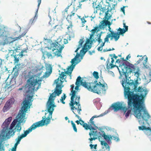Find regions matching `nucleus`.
I'll list each match as a JSON object with an SVG mask.
<instances>
[{"instance_id": "obj_2", "label": "nucleus", "mask_w": 151, "mask_h": 151, "mask_svg": "<svg viewBox=\"0 0 151 151\" xmlns=\"http://www.w3.org/2000/svg\"><path fill=\"white\" fill-rule=\"evenodd\" d=\"M33 100L31 99L25 101L22 106L21 110L18 113L17 119L14 120L12 122L9 128L10 130L8 131L7 134L11 136L14 135L15 132L17 130L19 132L22 129L20 124L22 122L24 119L25 113L28 108L32 105V102Z\"/></svg>"}, {"instance_id": "obj_37", "label": "nucleus", "mask_w": 151, "mask_h": 151, "mask_svg": "<svg viewBox=\"0 0 151 151\" xmlns=\"http://www.w3.org/2000/svg\"><path fill=\"white\" fill-rule=\"evenodd\" d=\"M111 137H112V139H113L116 142H118L119 140V135L118 134H116L115 135H112L111 136Z\"/></svg>"}, {"instance_id": "obj_20", "label": "nucleus", "mask_w": 151, "mask_h": 151, "mask_svg": "<svg viewBox=\"0 0 151 151\" xmlns=\"http://www.w3.org/2000/svg\"><path fill=\"white\" fill-rule=\"evenodd\" d=\"M66 76L65 74V73L64 72H62L60 74L59 77L56 80H55V82L56 84H58L59 81H60V83H59L60 84H61L64 81H66Z\"/></svg>"}, {"instance_id": "obj_49", "label": "nucleus", "mask_w": 151, "mask_h": 151, "mask_svg": "<svg viewBox=\"0 0 151 151\" xmlns=\"http://www.w3.org/2000/svg\"><path fill=\"white\" fill-rule=\"evenodd\" d=\"M101 35L100 34L98 37V41L99 42V44L100 43V42H102V40L101 39Z\"/></svg>"}, {"instance_id": "obj_41", "label": "nucleus", "mask_w": 151, "mask_h": 151, "mask_svg": "<svg viewBox=\"0 0 151 151\" xmlns=\"http://www.w3.org/2000/svg\"><path fill=\"white\" fill-rule=\"evenodd\" d=\"M134 75L137 78H138L140 76V70L139 68H138L136 72H134Z\"/></svg>"}, {"instance_id": "obj_18", "label": "nucleus", "mask_w": 151, "mask_h": 151, "mask_svg": "<svg viewBox=\"0 0 151 151\" xmlns=\"http://www.w3.org/2000/svg\"><path fill=\"white\" fill-rule=\"evenodd\" d=\"M76 10L77 9L75 10L74 9L71 12V14L68 15L66 18V20L70 24L67 27V29L68 31L69 30V29L70 28L71 29H72L73 27L72 22L70 20L72 19V17L74 16L75 14V12L76 11Z\"/></svg>"}, {"instance_id": "obj_34", "label": "nucleus", "mask_w": 151, "mask_h": 151, "mask_svg": "<svg viewBox=\"0 0 151 151\" xmlns=\"http://www.w3.org/2000/svg\"><path fill=\"white\" fill-rule=\"evenodd\" d=\"M101 144L102 145H104L107 151H110V147L105 141H101Z\"/></svg>"}, {"instance_id": "obj_36", "label": "nucleus", "mask_w": 151, "mask_h": 151, "mask_svg": "<svg viewBox=\"0 0 151 151\" xmlns=\"http://www.w3.org/2000/svg\"><path fill=\"white\" fill-rule=\"evenodd\" d=\"M83 42L84 41L83 39H80L79 41V44L78 45V47H77L76 50L75 51V52H77L82 47V44L83 43Z\"/></svg>"}, {"instance_id": "obj_8", "label": "nucleus", "mask_w": 151, "mask_h": 151, "mask_svg": "<svg viewBox=\"0 0 151 151\" xmlns=\"http://www.w3.org/2000/svg\"><path fill=\"white\" fill-rule=\"evenodd\" d=\"M123 61L122 60V66H124V68L125 69V71L123 73V75L125 76V77L126 79L128 77V74H130L135 70L134 66L133 64H131L129 62L124 60V58H121Z\"/></svg>"}, {"instance_id": "obj_53", "label": "nucleus", "mask_w": 151, "mask_h": 151, "mask_svg": "<svg viewBox=\"0 0 151 151\" xmlns=\"http://www.w3.org/2000/svg\"><path fill=\"white\" fill-rule=\"evenodd\" d=\"M90 146L91 147V148H93V146H94L93 148L95 149H96V147H97V145H93L91 144V145H90Z\"/></svg>"}, {"instance_id": "obj_19", "label": "nucleus", "mask_w": 151, "mask_h": 151, "mask_svg": "<svg viewBox=\"0 0 151 151\" xmlns=\"http://www.w3.org/2000/svg\"><path fill=\"white\" fill-rule=\"evenodd\" d=\"M71 90V93H72V95L71 97V101L70 103H69V105H70L72 106H73V103L75 102V98H76V93L77 92L75 90H74V85L73 84L70 86Z\"/></svg>"}, {"instance_id": "obj_47", "label": "nucleus", "mask_w": 151, "mask_h": 151, "mask_svg": "<svg viewBox=\"0 0 151 151\" xmlns=\"http://www.w3.org/2000/svg\"><path fill=\"white\" fill-rule=\"evenodd\" d=\"M14 62L15 63H18L19 61V59L18 58H17V57L16 55L14 56Z\"/></svg>"}, {"instance_id": "obj_59", "label": "nucleus", "mask_w": 151, "mask_h": 151, "mask_svg": "<svg viewBox=\"0 0 151 151\" xmlns=\"http://www.w3.org/2000/svg\"><path fill=\"white\" fill-rule=\"evenodd\" d=\"M95 51L94 50H93L92 51H89V52H88L89 54L91 55L93 53H95Z\"/></svg>"}, {"instance_id": "obj_17", "label": "nucleus", "mask_w": 151, "mask_h": 151, "mask_svg": "<svg viewBox=\"0 0 151 151\" xmlns=\"http://www.w3.org/2000/svg\"><path fill=\"white\" fill-rule=\"evenodd\" d=\"M15 102V99L14 98L9 99L6 103L3 108V111L5 112L7 111L11 107Z\"/></svg>"}, {"instance_id": "obj_58", "label": "nucleus", "mask_w": 151, "mask_h": 151, "mask_svg": "<svg viewBox=\"0 0 151 151\" xmlns=\"http://www.w3.org/2000/svg\"><path fill=\"white\" fill-rule=\"evenodd\" d=\"M97 50L99 51H101L102 50V47L101 46L99 47L98 48Z\"/></svg>"}, {"instance_id": "obj_5", "label": "nucleus", "mask_w": 151, "mask_h": 151, "mask_svg": "<svg viewBox=\"0 0 151 151\" xmlns=\"http://www.w3.org/2000/svg\"><path fill=\"white\" fill-rule=\"evenodd\" d=\"M8 31L7 28L3 25L0 26V37H2L3 42L2 44L4 45L6 44L9 45L11 46L12 48L18 50L16 46V41L20 39L22 37H23L24 35H19L18 37L12 38L11 37L8 36Z\"/></svg>"}, {"instance_id": "obj_51", "label": "nucleus", "mask_w": 151, "mask_h": 151, "mask_svg": "<svg viewBox=\"0 0 151 151\" xmlns=\"http://www.w3.org/2000/svg\"><path fill=\"white\" fill-rule=\"evenodd\" d=\"M4 147H1V143L0 142V151H4Z\"/></svg>"}, {"instance_id": "obj_35", "label": "nucleus", "mask_w": 151, "mask_h": 151, "mask_svg": "<svg viewBox=\"0 0 151 151\" xmlns=\"http://www.w3.org/2000/svg\"><path fill=\"white\" fill-rule=\"evenodd\" d=\"M17 69V66L16 65L13 69L12 73H14V75L15 77L17 76L19 74L18 71Z\"/></svg>"}, {"instance_id": "obj_1", "label": "nucleus", "mask_w": 151, "mask_h": 151, "mask_svg": "<svg viewBox=\"0 0 151 151\" xmlns=\"http://www.w3.org/2000/svg\"><path fill=\"white\" fill-rule=\"evenodd\" d=\"M129 77L127 78H128ZM123 81L122 85L124 89V96L128 99L127 104L129 108H133L134 114L138 118H140L141 114H146V111L144 108L145 97L148 93L147 89H144L142 86L137 88L138 81L134 82L131 80L127 82Z\"/></svg>"}, {"instance_id": "obj_12", "label": "nucleus", "mask_w": 151, "mask_h": 151, "mask_svg": "<svg viewBox=\"0 0 151 151\" xmlns=\"http://www.w3.org/2000/svg\"><path fill=\"white\" fill-rule=\"evenodd\" d=\"M127 109H129L127 111L125 114V116L127 118L128 117L129 115V114L131 112V110H132L133 113H134V115L135 116V117H136L138 119H142L143 120H144L146 122H147L148 121V119H150V116L149 114L148 113L147 111L145 106V104H144V108L146 110V114L145 115V114H141V117L140 118H138L136 116H135L134 114V110L133 109V108H132L131 109L129 108L128 107L127 108Z\"/></svg>"}, {"instance_id": "obj_31", "label": "nucleus", "mask_w": 151, "mask_h": 151, "mask_svg": "<svg viewBox=\"0 0 151 151\" xmlns=\"http://www.w3.org/2000/svg\"><path fill=\"white\" fill-rule=\"evenodd\" d=\"M109 38H110V40L111 39V36L109 33H108L107 35H106L105 38L104 39V42L101 45V47H103L105 45L106 42H108L109 41Z\"/></svg>"}, {"instance_id": "obj_54", "label": "nucleus", "mask_w": 151, "mask_h": 151, "mask_svg": "<svg viewBox=\"0 0 151 151\" xmlns=\"http://www.w3.org/2000/svg\"><path fill=\"white\" fill-rule=\"evenodd\" d=\"M125 7L126 6H123V7L121 8V11H122L124 14H125L124 9Z\"/></svg>"}, {"instance_id": "obj_40", "label": "nucleus", "mask_w": 151, "mask_h": 151, "mask_svg": "<svg viewBox=\"0 0 151 151\" xmlns=\"http://www.w3.org/2000/svg\"><path fill=\"white\" fill-rule=\"evenodd\" d=\"M71 122L74 131H75V132H77V130L76 124L73 121H71Z\"/></svg>"}, {"instance_id": "obj_23", "label": "nucleus", "mask_w": 151, "mask_h": 151, "mask_svg": "<svg viewBox=\"0 0 151 151\" xmlns=\"http://www.w3.org/2000/svg\"><path fill=\"white\" fill-rule=\"evenodd\" d=\"M75 66V65H74L73 66H70L68 68H67V70L65 71V70L64 69L65 73V74H66L67 75H68L70 76V79H71V74L72 73V72L74 68V67Z\"/></svg>"}, {"instance_id": "obj_57", "label": "nucleus", "mask_w": 151, "mask_h": 151, "mask_svg": "<svg viewBox=\"0 0 151 151\" xmlns=\"http://www.w3.org/2000/svg\"><path fill=\"white\" fill-rule=\"evenodd\" d=\"M99 27L98 26L95 27H94V29L97 32H98L99 31Z\"/></svg>"}, {"instance_id": "obj_11", "label": "nucleus", "mask_w": 151, "mask_h": 151, "mask_svg": "<svg viewBox=\"0 0 151 151\" xmlns=\"http://www.w3.org/2000/svg\"><path fill=\"white\" fill-rule=\"evenodd\" d=\"M50 47V50H52L53 52L55 50H56L55 52L59 54L60 57H62L61 53L64 48V45L62 40L51 43Z\"/></svg>"}, {"instance_id": "obj_45", "label": "nucleus", "mask_w": 151, "mask_h": 151, "mask_svg": "<svg viewBox=\"0 0 151 151\" xmlns=\"http://www.w3.org/2000/svg\"><path fill=\"white\" fill-rule=\"evenodd\" d=\"M81 20L82 21V26L83 27L84 25L83 24L85 23V22H86V21L85 20L84 18L83 17L81 19Z\"/></svg>"}, {"instance_id": "obj_55", "label": "nucleus", "mask_w": 151, "mask_h": 151, "mask_svg": "<svg viewBox=\"0 0 151 151\" xmlns=\"http://www.w3.org/2000/svg\"><path fill=\"white\" fill-rule=\"evenodd\" d=\"M76 86L75 87V89L76 90H78L79 89V87L80 85V84H78V85L77 84H76Z\"/></svg>"}, {"instance_id": "obj_33", "label": "nucleus", "mask_w": 151, "mask_h": 151, "mask_svg": "<svg viewBox=\"0 0 151 151\" xmlns=\"http://www.w3.org/2000/svg\"><path fill=\"white\" fill-rule=\"evenodd\" d=\"M108 20L106 19L105 20H103L101 21V24H100L99 26V27L102 29L104 28L105 26L107 25V22H109Z\"/></svg>"}, {"instance_id": "obj_56", "label": "nucleus", "mask_w": 151, "mask_h": 151, "mask_svg": "<svg viewBox=\"0 0 151 151\" xmlns=\"http://www.w3.org/2000/svg\"><path fill=\"white\" fill-rule=\"evenodd\" d=\"M116 63H120V64L122 65V60H120L119 59H117L116 60Z\"/></svg>"}, {"instance_id": "obj_15", "label": "nucleus", "mask_w": 151, "mask_h": 151, "mask_svg": "<svg viewBox=\"0 0 151 151\" xmlns=\"http://www.w3.org/2000/svg\"><path fill=\"white\" fill-rule=\"evenodd\" d=\"M111 107L115 111H116L119 110H122L125 114L127 110V108L126 106H123L122 104L119 102L115 103L112 105Z\"/></svg>"}, {"instance_id": "obj_29", "label": "nucleus", "mask_w": 151, "mask_h": 151, "mask_svg": "<svg viewBox=\"0 0 151 151\" xmlns=\"http://www.w3.org/2000/svg\"><path fill=\"white\" fill-rule=\"evenodd\" d=\"M101 132L102 134V135H101L103 137L104 139H105L107 142H108L112 140V137H111V136L110 135L109 136V135H106L104 131H101Z\"/></svg>"}, {"instance_id": "obj_16", "label": "nucleus", "mask_w": 151, "mask_h": 151, "mask_svg": "<svg viewBox=\"0 0 151 151\" xmlns=\"http://www.w3.org/2000/svg\"><path fill=\"white\" fill-rule=\"evenodd\" d=\"M12 118V117H9L6 119L5 121L3 123L2 127L3 128V131L4 132H7L9 130V126L11 121Z\"/></svg>"}, {"instance_id": "obj_46", "label": "nucleus", "mask_w": 151, "mask_h": 151, "mask_svg": "<svg viewBox=\"0 0 151 151\" xmlns=\"http://www.w3.org/2000/svg\"><path fill=\"white\" fill-rule=\"evenodd\" d=\"M68 9H67L65 8L64 10L62 12V14H63L64 16H65V14H68Z\"/></svg>"}, {"instance_id": "obj_61", "label": "nucleus", "mask_w": 151, "mask_h": 151, "mask_svg": "<svg viewBox=\"0 0 151 151\" xmlns=\"http://www.w3.org/2000/svg\"><path fill=\"white\" fill-rule=\"evenodd\" d=\"M111 50V48H109V49L106 50V49H104L103 50V51L104 52H105L106 51H110Z\"/></svg>"}, {"instance_id": "obj_42", "label": "nucleus", "mask_w": 151, "mask_h": 151, "mask_svg": "<svg viewBox=\"0 0 151 151\" xmlns=\"http://www.w3.org/2000/svg\"><path fill=\"white\" fill-rule=\"evenodd\" d=\"M144 66L145 68L148 69L151 71V65H150L148 63H147V64L144 65Z\"/></svg>"}, {"instance_id": "obj_22", "label": "nucleus", "mask_w": 151, "mask_h": 151, "mask_svg": "<svg viewBox=\"0 0 151 151\" xmlns=\"http://www.w3.org/2000/svg\"><path fill=\"white\" fill-rule=\"evenodd\" d=\"M79 121L81 122H80V124L81 125H82L86 129H90V130H96L93 127H92L90 123L89 125H88L86 123H84V122L83 121L81 118L79 119Z\"/></svg>"}, {"instance_id": "obj_24", "label": "nucleus", "mask_w": 151, "mask_h": 151, "mask_svg": "<svg viewBox=\"0 0 151 151\" xmlns=\"http://www.w3.org/2000/svg\"><path fill=\"white\" fill-rule=\"evenodd\" d=\"M115 0H109V2H107L108 4V6L110 8V10L111 11L113 8H114L115 6L116 5L117 3L115 1Z\"/></svg>"}, {"instance_id": "obj_38", "label": "nucleus", "mask_w": 151, "mask_h": 151, "mask_svg": "<svg viewBox=\"0 0 151 151\" xmlns=\"http://www.w3.org/2000/svg\"><path fill=\"white\" fill-rule=\"evenodd\" d=\"M93 76L96 79H97L99 78V73L97 72L94 71L93 73Z\"/></svg>"}, {"instance_id": "obj_64", "label": "nucleus", "mask_w": 151, "mask_h": 151, "mask_svg": "<svg viewBox=\"0 0 151 151\" xmlns=\"http://www.w3.org/2000/svg\"><path fill=\"white\" fill-rule=\"evenodd\" d=\"M24 52H27V50L25 49V50H22V51L21 52V53H23Z\"/></svg>"}, {"instance_id": "obj_10", "label": "nucleus", "mask_w": 151, "mask_h": 151, "mask_svg": "<svg viewBox=\"0 0 151 151\" xmlns=\"http://www.w3.org/2000/svg\"><path fill=\"white\" fill-rule=\"evenodd\" d=\"M80 99V96H77L76 99H75V102L73 103V106L70 105L71 107V110L73 112L75 115L79 119H80V117L76 113V111H77L79 114L80 115L81 114L80 111H81V109L80 104L79 103Z\"/></svg>"}, {"instance_id": "obj_39", "label": "nucleus", "mask_w": 151, "mask_h": 151, "mask_svg": "<svg viewBox=\"0 0 151 151\" xmlns=\"http://www.w3.org/2000/svg\"><path fill=\"white\" fill-rule=\"evenodd\" d=\"M66 96L64 94V95L62 96L61 98L60 99V101L62 102V103L63 104H65V102L64 101L65 99L66 98Z\"/></svg>"}, {"instance_id": "obj_28", "label": "nucleus", "mask_w": 151, "mask_h": 151, "mask_svg": "<svg viewBox=\"0 0 151 151\" xmlns=\"http://www.w3.org/2000/svg\"><path fill=\"white\" fill-rule=\"evenodd\" d=\"M104 114H102L99 116H97L96 115H94L90 119V122L91 123V125L92 127H94L95 126V124H94V122L93 121V119L94 118L100 117L103 116Z\"/></svg>"}, {"instance_id": "obj_60", "label": "nucleus", "mask_w": 151, "mask_h": 151, "mask_svg": "<svg viewBox=\"0 0 151 151\" xmlns=\"http://www.w3.org/2000/svg\"><path fill=\"white\" fill-rule=\"evenodd\" d=\"M80 56V54L78 53H77L75 57L76 58V59H77V58H78Z\"/></svg>"}, {"instance_id": "obj_44", "label": "nucleus", "mask_w": 151, "mask_h": 151, "mask_svg": "<svg viewBox=\"0 0 151 151\" xmlns=\"http://www.w3.org/2000/svg\"><path fill=\"white\" fill-rule=\"evenodd\" d=\"M37 2L38 3V4L37 5V11L36 12V14L37 13L38 10V9L40 5V4L41 2V0H37Z\"/></svg>"}, {"instance_id": "obj_48", "label": "nucleus", "mask_w": 151, "mask_h": 151, "mask_svg": "<svg viewBox=\"0 0 151 151\" xmlns=\"http://www.w3.org/2000/svg\"><path fill=\"white\" fill-rule=\"evenodd\" d=\"M76 60V57H75L71 61V62L72 63V65L71 66H73L74 65H73V64H74L75 61Z\"/></svg>"}, {"instance_id": "obj_27", "label": "nucleus", "mask_w": 151, "mask_h": 151, "mask_svg": "<svg viewBox=\"0 0 151 151\" xmlns=\"http://www.w3.org/2000/svg\"><path fill=\"white\" fill-rule=\"evenodd\" d=\"M97 132L96 130L95 131H92L91 132H89V135L91 137V135L93 136V137H91L89 139L90 141H92L93 140H95L96 139H97L96 137L97 136Z\"/></svg>"}, {"instance_id": "obj_3", "label": "nucleus", "mask_w": 151, "mask_h": 151, "mask_svg": "<svg viewBox=\"0 0 151 151\" xmlns=\"http://www.w3.org/2000/svg\"><path fill=\"white\" fill-rule=\"evenodd\" d=\"M52 72V70L50 69L49 72H46L45 74L40 79H38L39 78L37 76H32L27 80L28 87L29 89V91H30V93L29 94V97L31 98V100H32V99L34 96V90L37 91L40 88L41 82L43 79L44 78L48 77Z\"/></svg>"}, {"instance_id": "obj_4", "label": "nucleus", "mask_w": 151, "mask_h": 151, "mask_svg": "<svg viewBox=\"0 0 151 151\" xmlns=\"http://www.w3.org/2000/svg\"><path fill=\"white\" fill-rule=\"evenodd\" d=\"M61 88V84H57L55 91L50 95L49 98L47 110L48 112L49 113V114L46 118L45 116H44L42 117V119L41 121H42L45 125L49 124L50 119L52 118V114L53 111L54 110V107L55 106L54 104H53L54 100V98L56 96H59L61 94L62 91Z\"/></svg>"}, {"instance_id": "obj_7", "label": "nucleus", "mask_w": 151, "mask_h": 151, "mask_svg": "<svg viewBox=\"0 0 151 151\" xmlns=\"http://www.w3.org/2000/svg\"><path fill=\"white\" fill-rule=\"evenodd\" d=\"M88 90L96 93L100 94L103 93L106 90L105 83L102 84L99 82L96 84L94 83H89Z\"/></svg>"}, {"instance_id": "obj_13", "label": "nucleus", "mask_w": 151, "mask_h": 151, "mask_svg": "<svg viewBox=\"0 0 151 151\" xmlns=\"http://www.w3.org/2000/svg\"><path fill=\"white\" fill-rule=\"evenodd\" d=\"M93 8H96V11L97 12L98 10H100L103 13H104L105 12L106 10H107V11L105 12V18L107 20H109V19L110 18L111 16L108 15L109 14V12L110 10V9H109V7L108 6L107 7V6H105V7H102V6H100L99 5H97V6H93Z\"/></svg>"}, {"instance_id": "obj_62", "label": "nucleus", "mask_w": 151, "mask_h": 151, "mask_svg": "<svg viewBox=\"0 0 151 151\" xmlns=\"http://www.w3.org/2000/svg\"><path fill=\"white\" fill-rule=\"evenodd\" d=\"M91 31L92 32V33H93V34H94L95 32H96L94 29H92Z\"/></svg>"}, {"instance_id": "obj_63", "label": "nucleus", "mask_w": 151, "mask_h": 151, "mask_svg": "<svg viewBox=\"0 0 151 151\" xmlns=\"http://www.w3.org/2000/svg\"><path fill=\"white\" fill-rule=\"evenodd\" d=\"M130 54L128 55L126 57V60L127 61V60H128L129 58H130V56L129 55Z\"/></svg>"}, {"instance_id": "obj_9", "label": "nucleus", "mask_w": 151, "mask_h": 151, "mask_svg": "<svg viewBox=\"0 0 151 151\" xmlns=\"http://www.w3.org/2000/svg\"><path fill=\"white\" fill-rule=\"evenodd\" d=\"M124 27L125 29H122L119 28L117 29V32H115L113 31H110V33L109 34L110 35L111 37V40H112L113 38L114 39L115 41H116L118 40L120 37V35H122L127 31L128 29V26L126 25L125 23H124L123 24Z\"/></svg>"}, {"instance_id": "obj_26", "label": "nucleus", "mask_w": 151, "mask_h": 151, "mask_svg": "<svg viewBox=\"0 0 151 151\" xmlns=\"http://www.w3.org/2000/svg\"><path fill=\"white\" fill-rule=\"evenodd\" d=\"M46 55L48 58H52L55 56H56L57 57H60L59 54L57 53L55 51L52 53L47 52Z\"/></svg>"}, {"instance_id": "obj_52", "label": "nucleus", "mask_w": 151, "mask_h": 151, "mask_svg": "<svg viewBox=\"0 0 151 151\" xmlns=\"http://www.w3.org/2000/svg\"><path fill=\"white\" fill-rule=\"evenodd\" d=\"M148 58L147 57H146L145 60L144 62L143 63V65H146L147 63Z\"/></svg>"}, {"instance_id": "obj_50", "label": "nucleus", "mask_w": 151, "mask_h": 151, "mask_svg": "<svg viewBox=\"0 0 151 151\" xmlns=\"http://www.w3.org/2000/svg\"><path fill=\"white\" fill-rule=\"evenodd\" d=\"M36 17V15L35 16L34 18H32L29 21V23L31 24H32L34 22H35V19Z\"/></svg>"}, {"instance_id": "obj_32", "label": "nucleus", "mask_w": 151, "mask_h": 151, "mask_svg": "<svg viewBox=\"0 0 151 151\" xmlns=\"http://www.w3.org/2000/svg\"><path fill=\"white\" fill-rule=\"evenodd\" d=\"M138 128L140 130H145L146 131H149L150 133H151V128L150 127H147L145 126H139Z\"/></svg>"}, {"instance_id": "obj_14", "label": "nucleus", "mask_w": 151, "mask_h": 151, "mask_svg": "<svg viewBox=\"0 0 151 151\" xmlns=\"http://www.w3.org/2000/svg\"><path fill=\"white\" fill-rule=\"evenodd\" d=\"M94 41V39L90 40V39H87L86 43L83 45L82 49L81 50L80 53L84 55L87 52L88 50L91 48V44Z\"/></svg>"}, {"instance_id": "obj_6", "label": "nucleus", "mask_w": 151, "mask_h": 151, "mask_svg": "<svg viewBox=\"0 0 151 151\" xmlns=\"http://www.w3.org/2000/svg\"><path fill=\"white\" fill-rule=\"evenodd\" d=\"M45 125L42 121L37 122L34 124L29 128L27 130L24 131V133L22 134L21 135L19 136L16 139L17 142L15 144L14 147L12 150V151H16V147L18 145L19 143L21 140L23 138L26 137L27 135L32 130H34L37 127H42Z\"/></svg>"}, {"instance_id": "obj_21", "label": "nucleus", "mask_w": 151, "mask_h": 151, "mask_svg": "<svg viewBox=\"0 0 151 151\" xmlns=\"http://www.w3.org/2000/svg\"><path fill=\"white\" fill-rule=\"evenodd\" d=\"M81 78L79 76L78 77L76 82V84H81L85 88H86L88 90L89 85V83L86 82H83L82 80H81Z\"/></svg>"}, {"instance_id": "obj_43", "label": "nucleus", "mask_w": 151, "mask_h": 151, "mask_svg": "<svg viewBox=\"0 0 151 151\" xmlns=\"http://www.w3.org/2000/svg\"><path fill=\"white\" fill-rule=\"evenodd\" d=\"M87 0H82L80 2H79V5L77 7V9L81 8V6L82 5V4L81 3V2H82L84 1H86Z\"/></svg>"}, {"instance_id": "obj_30", "label": "nucleus", "mask_w": 151, "mask_h": 151, "mask_svg": "<svg viewBox=\"0 0 151 151\" xmlns=\"http://www.w3.org/2000/svg\"><path fill=\"white\" fill-rule=\"evenodd\" d=\"M27 87H24V86H22V88H19L18 89V91H20V90H22V89L24 88H25V89H26L27 88L28 89V90H27V91H26V92L27 93V96H28V99L26 100H25V101H23V105L24 104V102H25V101H27L29 99H31L30 98V97H29V93H30V91H29V88L28 87V83H27Z\"/></svg>"}, {"instance_id": "obj_25", "label": "nucleus", "mask_w": 151, "mask_h": 151, "mask_svg": "<svg viewBox=\"0 0 151 151\" xmlns=\"http://www.w3.org/2000/svg\"><path fill=\"white\" fill-rule=\"evenodd\" d=\"M111 63L109 62V59H108L107 60L106 63H107V66L108 68L112 69L113 68L116 66V65H114L113 64V63L114 62V60L113 59V58H111Z\"/></svg>"}]
</instances>
